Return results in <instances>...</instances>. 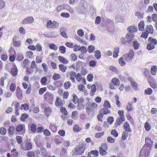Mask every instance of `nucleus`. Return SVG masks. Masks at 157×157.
<instances>
[{
    "label": "nucleus",
    "mask_w": 157,
    "mask_h": 157,
    "mask_svg": "<svg viewBox=\"0 0 157 157\" xmlns=\"http://www.w3.org/2000/svg\"><path fill=\"white\" fill-rule=\"evenodd\" d=\"M85 149L84 145H78L76 146L73 151V155H82Z\"/></svg>",
    "instance_id": "f257e3e1"
},
{
    "label": "nucleus",
    "mask_w": 157,
    "mask_h": 157,
    "mask_svg": "<svg viewBox=\"0 0 157 157\" xmlns=\"http://www.w3.org/2000/svg\"><path fill=\"white\" fill-rule=\"evenodd\" d=\"M124 60L126 62L132 61L134 56V52L133 50H129L128 53L125 54L123 56Z\"/></svg>",
    "instance_id": "f03ea898"
},
{
    "label": "nucleus",
    "mask_w": 157,
    "mask_h": 157,
    "mask_svg": "<svg viewBox=\"0 0 157 157\" xmlns=\"http://www.w3.org/2000/svg\"><path fill=\"white\" fill-rule=\"evenodd\" d=\"M59 25V23L56 21L52 22L51 20H49L47 22L46 27L48 29H53L58 27Z\"/></svg>",
    "instance_id": "7ed1b4c3"
},
{
    "label": "nucleus",
    "mask_w": 157,
    "mask_h": 157,
    "mask_svg": "<svg viewBox=\"0 0 157 157\" xmlns=\"http://www.w3.org/2000/svg\"><path fill=\"white\" fill-rule=\"evenodd\" d=\"M135 36L132 33H128L125 36V38L127 40L126 41L129 44H132V43L136 39L134 38Z\"/></svg>",
    "instance_id": "20e7f679"
},
{
    "label": "nucleus",
    "mask_w": 157,
    "mask_h": 157,
    "mask_svg": "<svg viewBox=\"0 0 157 157\" xmlns=\"http://www.w3.org/2000/svg\"><path fill=\"white\" fill-rule=\"evenodd\" d=\"M44 98L50 104H52L53 99V96L52 94L48 92L46 93L44 95Z\"/></svg>",
    "instance_id": "39448f33"
},
{
    "label": "nucleus",
    "mask_w": 157,
    "mask_h": 157,
    "mask_svg": "<svg viewBox=\"0 0 157 157\" xmlns=\"http://www.w3.org/2000/svg\"><path fill=\"white\" fill-rule=\"evenodd\" d=\"M34 21V19L33 17L29 16L25 17L21 21V23L23 24H32Z\"/></svg>",
    "instance_id": "423d86ee"
},
{
    "label": "nucleus",
    "mask_w": 157,
    "mask_h": 157,
    "mask_svg": "<svg viewBox=\"0 0 157 157\" xmlns=\"http://www.w3.org/2000/svg\"><path fill=\"white\" fill-rule=\"evenodd\" d=\"M149 154V152L147 150L144 149V148H143L140 150L139 157H148Z\"/></svg>",
    "instance_id": "0eeeda50"
},
{
    "label": "nucleus",
    "mask_w": 157,
    "mask_h": 157,
    "mask_svg": "<svg viewBox=\"0 0 157 157\" xmlns=\"http://www.w3.org/2000/svg\"><path fill=\"white\" fill-rule=\"evenodd\" d=\"M64 101V100H61L59 97H57L56 98V101L55 102L56 105L57 107H60L63 105V103Z\"/></svg>",
    "instance_id": "6e6552de"
},
{
    "label": "nucleus",
    "mask_w": 157,
    "mask_h": 157,
    "mask_svg": "<svg viewBox=\"0 0 157 157\" xmlns=\"http://www.w3.org/2000/svg\"><path fill=\"white\" fill-rule=\"evenodd\" d=\"M70 76V78L73 82H75V77L76 73L74 71H71L69 73Z\"/></svg>",
    "instance_id": "1a4fd4ad"
},
{
    "label": "nucleus",
    "mask_w": 157,
    "mask_h": 157,
    "mask_svg": "<svg viewBox=\"0 0 157 157\" xmlns=\"http://www.w3.org/2000/svg\"><path fill=\"white\" fill-rule=\"evenodd\" d=\"M16 96L18 98L21 99L22 98V91L19 86H17L16 90Z\"/></svg>",
    "instance_id": "9d476101"
},
{
    "label": "nucleus",
    "mask_w": 157,
    "mask_h": 157,
    "mask_svg": "<svg viewBox=\"0 0 157 157\" xmlns=\"http://www.w3.org/2000/svg\"><path fill=\"white\" fill-rule=\"evenodd\" d=\"M147 33L150 34H153L154 29L153 26L151 25H147L146 28Z\"/></svg>",
    "instance_id": "9b49d317"
},
{
    "label": "nucleus",
    "mask_w": 157,
    "mask_h": 157,
    "mask_svg": "<svg viewBox=\"0 0 157 157\" xmlns=\"http://www.w3.org/2000/svg\"><path fill=\"white\" fill-rule=\"evenodd\" d=\"M132 46L135 50L138 49L140 46L139 43L136 39L132 43Z\"/></svg>",
    "instance_id": "f8f14e48"
},
{
    "label": "nucleus",
    "mask_w": 157,
    "mask_h": 157,
    "mask_svg": "<svg viewBox=\"0 0 157 157\" xmlns=\"http://www.w3.org/2000/svg\"><path fill=\"white\" fill-rule=\"evenodd\" d=\"M124 129L125 130L126 132H131L132 131V130L130 128L129 124L127 122H126L124 123L123 126Z\"/></svg>",
    "instance_id": "ddd939ff"
},
{
    "label": "nucleus",
    "mask_w": 157,
    "mask_h": 157,
    "mask_svg": "<svg viewBox=\"0 0 157 157\" xmlns=\"http://www.w3.org/2000/svg\"><path fill=\"white\" fill-rule=\"evenodd\" d=\"M144 23L143 21H141L138 24V27L139 30L140 31H143L144 30Z\"/></svg>",
    "instance_id": "4468645a"
},
{
    "label": "nucleus",
    "mask_w": 157,
    "mask_h": 157,
    "mask_svg": "<svg viewBox=\"0 0 157 157\" xmlns=\"http://www.w3.org/2000/svg\"><path fill=\"white\" fill-rule=\"evenodd\" d=\"M58 58L60 62L65 64H67L68 63V60L63 56H58Z\"/></svg>",
    "instance_id": "2eb2a0df"
},
{
    "label": "nucleus",
    "mask_w": 157,
    "mask_h": 157,
    "mask_svg": "<svg viewBox=\"0 0 157 157\" xmlns=\"http://www.w3.org/2000/svg\"><path fill=\"white\" fill-rule=\"evenodd\" d=\"M60 33L61 35L63 37L67 38L68 37L65 32V29L64 28H61L60 30Z\"/></svg>",
    "instance_id": "dca6fc26"
},
{
    "label": "nucleus",
    "mask_w": 157,
    "mask_h": 157,
    "mask_svg": "<svg viewBox=\"0 0 157 157\" xmlns=\"http://www.w3.org/2000/svg\"><path fill=\"white\" fill-rule=\"evenodd\" d=\"M115 21L117 23L123 22L124 21V19L123 17L121 16H117L115 18Z\"/></svg>",
    "instance_id": "f3484780"
},
{
    "label": "nucleus",
    "mask_w": 157,
    "mask_h": 157,
    "mask_svg": "<svg viewBox=\"0 0 157 157\" xmlns=\"http://www.w3.org/2000/svg\"><path fill=\"white\" fill-rule=\"evenodd\" d=\"M107 108H104L101 109L100 110V112L101 113L105 115L109 113L110 112Z\"/></svg>",
    "instance_id": "a211bd4d"
},
{
    "label": "nucleus",
    "mask_w": 157,
    "mask_h": 157,
    "mask_svg": "<svg viewBox=\"0 0 157 157\" xmlns=\"http://www.w3.org/2000/svg\"><path fill=\"white\" fill-rule=\"evenodd\" d=\"M128 30L129 31L128 33H135L137 30V28L133 26H131L128 28Z\"/></svg>",
    "instance_id": "6ab92c4d"
},
{
    "label": "nucleus",
    "mask_w": 157,
    "mask_h": 157,
    "mask_svg": "<svg viewBox=\"0 0 157 157\" xmlns=\"http://www.w3.org/2000/svg\"><path fill=\"white\" fill-rule=\"evenodd\" d=\"M15 131V127L13 126H10L8 129L9 133L11 135H13L14 134Z\"/></svg>",
    "instance_id": "aec40b11"
},
{
    "label": "nucleus",
    "mask_w": 157,
    "mask_h": 157,
    "mask_svg": "<svg viewBox=\"0 0 157 157\" xmlns=\"http://www.w3.org/2000/svg\"><path fill=\"white\" fill-rule=\"evenodd\" d=\"M119 50V48L117 47L114 48L113 55V57L114 58H116L118 56Z\"/></svg>",
    "instance_id": "412c9836"
},
{
    "label": "nucleus",
    "mask_w": 157,
    "mask_h": 157,
    "mask_svg": "<svg viewBox=\"0 0 157 157\" xmlns=\"http://www.w3.org/2000/svg\"><path fill=\"white\" fill-rule=\"evenodd\" d=\"M44 112L47 116H49L52 113L51 109L50 107L46 108L44 109Z\"/></svg>",
    "instance_id": "4be33fe9"
},
{
    "label": "nucleus",
    "mask_w": 157,
    "mask_h": 157,
    "mask_svg": "<svg viewBox=\"0 0 157 157\" xmlns=\"http://www.w3.org/2000/svg\"><path fill=\"white\" fill-rule=\"evenodd\" d=\"M81 130V128L79 127L78 124L75 125L73 128V131L75 132H80Z\"/></svg>",
    "instance_id": "5701e85b"
},
{
    "label": "nucleus",
    "mask_w": 157,
    "mask_h": 157,
    "mask_svg": "<svg viewBox=\"0 0 157 157\" xmlns=\"http://www.w3.org/2000/svg\"><path fill=\"white\" fill-rule=\"evenodd\" d=\"M13 43L14 46L17 47L20 46L21 43L20 41H16V40L14 39V37H13Z\"/></svg>",
    "instance_id": "b1692460"
},
{
    "label": "nucleus",
    "mask_w": 157,
    "mask_h": 157,
    "mask_svg": "<svg viewBox=\"0 0 157 157\" xmlns=\"http://www.w3.org/2000/svg\"><path fill=\"white\" fill-rule=\"evenodd\" d=\"M96 91V86L94 85H92L91 87V91L90 95L92 96L94 95V93Z\"/></svg>",
    "instance_id": "393cba45"
},
{
    "label": "nucleus",
    "mask_w": 157,
    "mask_h": 157,
    "mask_svg": "<svg viewBox=\"0 0 157 157\" xmlns=\"http://www.w3.org/2000/svg\"><path fill=\"white\" fill-rule=\"evenodd\" d=\"M60 70L63 72H65L67 67L63 64H60L59 66Z\"/></svg>",
    "instance_id": "a878e982"
},
{
    "label": "nucleus",
    "mask_w": 157,
    "mask_h": 157,
    "mask_svg": "<svg viewBox=\"0 0 157 157\" xmlns=\"http://www.w3.org/2000/svg\"><path fill=\"white\" fill-rule=\"evenodd\" d=\"M112 82L113 85L117 86H118L120 84L119 79L116 78H114L112 79Z\"/></svg>",
    "instance_id": "bb28decb"
},
{
    "label": "nucleus",
    "mask_w": 157,
    "mask_h": 157,
    "mask_svg": "<svg viewBox=\"0 0 157 157\" xmlns=\"http://www.w3.org/2000/svg\"><path fill=\"white\" fill-rule=\"evenodd\" d=\"M124 111L123 110H119L118 111V114L120 116L121 119L122 121H124Z\"/></svg>",
    "instance_id": "cd10ccee"
},
{
    "label": "nucleus",
    "mask_w": 157,
    "mask_h": 157,
    "mask_svg": "<svg viewBox=\"0 0 157 157\" xmlns=\"http://www.w3.org/2000/svg\"><path fill=\"white\" fill-rule=\"evenodd\" d=\"M92 109L91 103L88 102L86 104V113H88L90 111V110Z\"/></svg>",
    "instance_id": "c85d7f7f"
},
{
    "label": "nucleus",
    "mask_w": 157,
    "mask_h": 157,
    "mask_svg": "<svg viewBox=\"0 0 157 157\" xmlns=\"http://www.w3.org/2000/svg\"><path fill=\"white\" fill-rule=\"evenodd\" d=\"M94 56L96 59H98L101 57V53L99 50H97L94 52Z\"/></svg>",
    "instance_id": "c756f323"
},
{
    "label": "nucleus",
    "mask_w": 157,
    "mask_h": 157,
    "mask_svg": "<svg viewBox=\"0 0 157 157\" xmlns=\"http://www.w3.org/2000/svg\"><path fill=\"white\" fill-rule=\"evenodd\" d=\"M29 60L28 59H25L23 61V67L27 68L29 65Z\"/></svg>",
    "instance_id": "7c9ffc66"
},
{
    "label": "nucleus",
    "mask_w": 157,
    "mask_h": 157,
    "mask_svg": "<svg viewBox=\"0 0 157 157\" xmlns=\"http://www.w3.org/2000/svg\"><path fill=\"white\" fill-rule=\"evenodd\" d=\"M54 141L56 144H59L61 143L62 140L60 138L59 136H58L55 137Z\"/></svg>",
    "instance_id": "2f4dec72"
},
{
    "label": "nucleus",
    "mask_w": 157,
    "mask_h": 157,
    "mask_svg": "<svg viewBox=\"0 0 157 157\" xmlns=\"http://www.w3.org/2000/svg\"><path fill=\"white\" fill-rule=\"evenodd\" d=\"M68 6L67 4H63L60 6H59L57 7L56 9L58 11H60L61 10L64 9L66 7Z\"/></svg>",
    "instance_id": "473e14b6"
},
{
    "label": "nucleus",
    "mask_w": 157,
    "mask_h": 157,
    "mask_svg": "<svg viewBox=\"0 0 157 157\" xmlns=\"http://www.w3.org/2000/svg\"><path fill=\"white\" fill-rule=\"evenodd\" d=\"M148 41L152 43L155 46L157 44V40L155 39L150 37L148 38Z\"/></svg>",
    "instance_id": "72a5a7b5"
},
{
    "label": "nucleus",
    "mask_w": 157,
    "mask_h": 157,
    "mask_svg": "<svg viewBox=\"0 0 157 157\" xmlns=\"http://www.w3.org/2000/svg\"><path fill=\"white\" fill-rule=\"evenodd\" d=\"M24 126L23 125L20 124L18 125L16 128V131L20 132L22 131L24 129Z\"/></svg>",
    "instance_id": "f704fd0d"
},
{
    "label": "nucleus",
    "mask_w": 157,
    "mask_h": 157,
    "mask_svg": "<svg viewBox=\"0 0 157 157\" xmlns=\"http://www.w3.org/2000/svg\"><path fill=\"white\" fill-rule=\"evenodd\" d=\"M11 152L14 157H17L18 156V153L16 151V149L15 148L13 149L11 151Z\"/></svg>",
    "instance_id": "c9c22d12"
},
{
    "label": "nucleus",
    "mask_w": 157,
    "mask_h": 157,
    "mask_svg": "<svg viewBox=\"0 0 157 157\" xmlns=\"http://www.w3.org/2000/svg\"><path fill=\"white\" fill-rule=\"evenodd\" d=\"M146 143L148 146L151 145L152 144L153 142L148 137H146L145 138Z\"/></svg>",
    "instance_id": "e433bc0d"
},
{
    "label": "nucleus",
    "mask_w": 157,
    "mask_h": 157,
    "mask_svg": "<svg viewBox=\"0 0 157 157\" xmlns=\"http://www.w3.org/2000/svg\"><path fill=\"white\" fill-rule=\"evenodd\" d=\"M124 60V58L123 56L119 58L118 62L121 66H124L125 64V63Z\"/></svg>",
    "instance_id": "4c0bfd02"
},
{
    "label": "nucleus",
    "mask_w": 157,
    "mask_h": 157,
    "mask_svg": "<svg viewBox=\"0 0 157 157\" xmlns=\"http://www.w3.org/2000/svg\"><path fill=\"white\" fill-rule=\"evenodd\" d=\"M155 46L152 43L149 42L147 44V49L148 50H151L155 48Z\"/></svg>",
    "instance_id": "58836bf2"
},
{
    "label": "nucleus",
    "mask_w": 157,
    "mask_h": 157,
    "mask_svg": "<svg viewBox=\"0 0 157 157\" xmlns=\"http://www.w3.org/2000/svg\"><path fill=\"white\" fill-rule=\"evenodd\" d=\"M75 78L77 81L79 82L80 81L83 77H82V75L81 74L78 73L76 74Z\"/></svg>",
    "instance_id": "ea45409f"
},
{
    "label": "nucleus",
    "mask_w": 157,
    "mask_h": 157,
    "mask_svg": "<svg viewBox=\"0 0 157 157\" xmlns=\"http://www.w3.org/2000/svg\"><path fill=\"white\" fill-rule=\"evenodd\" d=\"M72 118L75 120H76L78 117V113L77 111H73L72 113Z\"/></svg>",
    "instance_id": "a19ab883"
},
{
    "label": "nucleus",
    "mask_w": 157,
    "mask_h": 157,
    "mask_svg": "<svg viewBox=\"0 0 157 157\" xmlns=\"http://www.w3.org/2000/svg\"><path fill=\"white\" fill-rule=\"evenodd\" d=\"M157 70V67L153 66L151 68V72L153 75H155L156 74Z\"/></svg>",
    "instance_id": "79ce46f5"
},
{
    "label": "nucleus",
    "mask_w": 157,
    "mask_h": 157,
    "mask_svg": "<svg viewBox=\"0 0 157 157\" xmlns=\"http://www.w3.org/2000/svg\"><path fill=\"white\" fill-rule=\"evenodd\" d=\"M11 72L13 75L16 76L17 73V70L15 68H13L11 69Z\"/></svg>",
    "instance_id": "37998d69"
},
{
    "label": "nucleus",
    "mask_w": 157,
    "mask_h": 157,
    "mask_svg": "<svg viewBox=\"0 0 157 157\" xmlns=\"http://www.w3.org/2000/svg\"><path fill=\"white\" fill-rule=\"evenodd\" d=\"M7 130L4 127L0 128V134L2 135H5L6 134Z\"/></svg>",
    "instance_id": "c03bdc74"
},
{
    "label": "nucleus",
    "mask_w": 157,
    "mask_h": 157,
    "mask_svg": "<svg viewBox=\"0 0 157 157\" xmlns=\"http://www.w3.org/2000/svg\"><path fill=\"white\" fill-rule=\"evenodd\" d=\"M32 147V144L30 142H27L25 146V150H28L30 149Z\"/></svg>",
    "instance_id": "a18cd8bd"
},
{
    "label": "nucleus",
    "mask_w": 157,
    "mask_h": 157,
    "mask_svg": "<svg viewBox=\"0 0 157 157\" xmlns=\"http://www.w3.org/2000/svg\"><path fill=\"white\" fill-rule=\"evenodd\" d=\"M144 127L146 130L147 131H149L151 129V126L147 122H146L144 124Z\"/></svg>",
    "instance_id": "49530a36"
},
{
    "label": "nucleus",
    "mask_w": 157,
    "mask_h": 157,
    "mask_svg": "<svg viewBox=\"0 0 157 157\" xmlns=\"http://www.w3.org/2000/svg\"><path fill=\"white\" fill-rule=\"evenodd\" d=\"M95 50V47L93 45H90L88 47V51L89 53H91L93 52Z\"/></svg>",
    "instance_id": "de8ad7c7"
},
{
    "label": "nucleus",
    "mask_w": 157,
    "mask_h": 157,
    "mask_svg": "<svg viewBox=\"0 0 157 157\" xmlns=\"http://www.w3.org/2000/svg\"><path fill=\"white\" fill-rule=\"evenodd\" d=\"M103 106L105 108H110L111 106L109 102L107 100H105Z\"/></svg>",
    "instance_id": "09e8293b"
},
{
    "label": "nucleus",
    "mask_w": 157,
    "mask_h": 157,
    "mask_svg": "<svg viewBox=\"0 0 157 157\" xmlns=\"http://www.w3.org/2000/svg\"><path fill=\"white\" fill-rule=\"evenodd\" d=\"M28 117V115L26 113H24L21 115L20 117V120L23 121H25V119L27 118Z\"/></svg>",
    "instance_id": "8fccbe9b"
},
{
    "label": "nucleus",
    "mask_w": 157,
    "mask_h": 157,
    "mask_svg": "<svg viewBox=\"0 0 157 157\" xmlns=\"http://www.w3.org/2000/svg\"><path fill=\"white\" fill-rule=\"evenodd\" d=\"M49 48L54 50H56L58 49V47L56 45L54 44H51L49 45Z\"/></svg>",
    "instance_id": "3c124183"
},
{
    "label": "nucleus",
    "mask_w": 157,
    "mask_h": 157,
    "mask_svg": "<svg viewBox=\"0 0 157 157\" xmlns=\"http://www.w3.org/2000/svg\"><path fill=\"white\" fill-rule=\"evenodd\" d=\"M99 148L107 150L108 149L107 145L105 143H103L101 144V147H99Z\"/></svg>",
    "instance_id": "603ef678"
},
{
    "label": "nucleus",
    "mask_w": 157,
    "mask_h": 157,
    "mask_svg": "<svg viewBox=\"0 0 157 157\" xmlns=\"http://www.w3.org/2000/svg\"><path fill=\"white\" fill-rule=\"evenodd\" d=\"M99 153L101 155L104 156L107 153L106 151V150L100 148H99Z\"/></svg>",
    "instance_id": "864d4df0"
},
{
    "label": "nucleus",
    "mask_w": 157,
    "mask_h": 157,
    "mask_svg": "<svg viewBox=\"0 0 157 157\" xmlns=\"http://www.w3.org/2000/svg\"><path fill=\"white\" fill-rule=\"evenodd\" d=\"M87 80L89 82H92L93 80V76L92 74H89L87 77Z\"/></svg>",
    "instance_id": "5fc2aeb1"
},
{
    "label": "nucleus",
    "mask_w": 157,
    "mask_h": 157,
    "mask_svg": "<svg viewBox=\"0 0 157 157\" xmlns=\"http://www.w3.org/2000/svg\"><path fill=\"white\" fill-rule=\"evenodd\" d=\"M144 92L147 94L150 95L152 92V90L151 88H148L145 90Z\"/></svg>",
    "instance_id": "6e6d98bb"
},
{
    "label": "nucleus",
    "mask_w": 157,
    "mask_h": 157,
    "mask_svg": "<svg viewBox=\"0 0 157 157\" xmlns=\"http://www.w3.org/2000/svg\"><path fill=\"white\" fill-rule=\"evenodd\" d=\"M90 152L91 154L94 155V156L97 157L98 155V151L97 150H92Z\"/></svg>",
    "instance_id": "4d7b16f0"
},
{
    "label": "nucleus",
    "mask_w": 157,
    "mask_h": 157,
    "mask_svg": "<svg viewBox=\"0 0 157 157\" xmlns=\"http://www.w3.org/2000/svg\"><path fill=\"white\" fill-rule=\"evenodd\" d=\"M71 83L70 82L67 81L66 82L64 85V86L65 89H68L71 86Z\"/></svg>",
    "instance_id": "13d9d810"
},
{
    "label": "nucleus",
    "mask_w": 157,
    "mask_h": 157,
    "mask_svg": "<svg viewBox=\"0 0 157 157\" xmlns=\"http://www.w3.org/2000/svg\"><path fill=\"white\" fill-rule=\"evenodd\" d=\"M31 131L33 132H35L36 130V127L35 124H32L30 126Z\"/></svg>",
    "instance_id": "bf43d9fd"
},
{
    "label": "nucleus",
    "mask_w": 157,
    "mask_h": 157,
    "mask_svg": "<svg viewBox=\"0 0 157 157\" xmlns=\"http://www.w3.org/2000/svg\"><path fill=\"white\" fill-rule=\"evenodd\" d=\"M60 77V75L59 74H54L52 77V79L54 80H57L59 79Z\"/></svg>",
    "instance_id": "052dcab7"
},
{
    "label": "nucleus",
    "mask_w": 157,
    "mask_h": 157,
    "mask_svg": "<svg viewBox=\"0 0 157 157\" xmlns=\"http://www.w3.org/2000/svg\"><path fill=\"white\" fill-rule=\"evenodd\" d=\"M111 134L112 135L114 136L115 137H117L118 136V133L115 130L113 129L111 131Z\"/></svg>",
    "instance_id": "680f3d73"
},
{
    "label": "nucleus",
    "mask_w": 157,
    "mask_h": 157,
    "mask_svg": "<svg viewBox=\"0 0 157 157\" xmlns=\"http://www.w3.org/2000/svg\"><path fill=\"white\" fill-rule=\"evenodd\" d=\"M59 49L60 52L64 54L66 52V48L64 46H60Z\"/></svg>",
    "instance_id": "e2e57ef3"
},
{
    "label": "nucleus",
    "mask_w": 157,
    "mask_h": 157,
    "mask_svg": "<svg viewBox=\"0 0 157 157\" xmlns=\"http://www.w3.org/2000/svg\"><path fill=\"white\" fill-rule=\"evenodd\" d=\"M21 108L22 109H24V110H27L28 109L29 106L26 104H24L21 105Z\"/></svg>",
    "instance_id": "0e129e2a"
},
{
    "label": "nucleus",
    "mask_w": 157,
    "mask_h": 157,
    "mask_svg": "<svg viewBox=\"0 0 157 157\" xmlns=\"http://www.w3.org/2000/svg\"><path fill=\"white\" fill-rule=\"evenodd\" d=\"M126 109L128 111H130L132 109V103L131 102H128L126 106Z\"/></svg>",
    "instance_id": "69168bd1"
},
{
    "label": "nucleus",
    "mask_w": 157,
    "mask_h": 157,
    "mask_svg": "<svg viewBox=\"0 0 157 157\" xmlns=\"http://www.w3.org/2000/svg\"><path fill=\"white\" fill-rule=\"evenodd\" d=\"M152 20L155 23L157 22V15L155 13H154L151 15Z\"/></svg>",
    "instance_id": "338daca9"
},
{
    "label": "nucleus",
    "mask_w": 157,
    "mask_h": 157,
    "mask_svg": "<svg viewBox=\"0 0 157 157\" xmlns=\"http://www.w3.org/2000/svg\"><path fill=\"white\" fill-rule=\"evenodd\" d=\"M60 109L62 113H63L65 115H67L68 112L66 111V109L65 108L61 107Z\"/></svg>",
    "instance_id": "774afa93"
}]
</instances>
